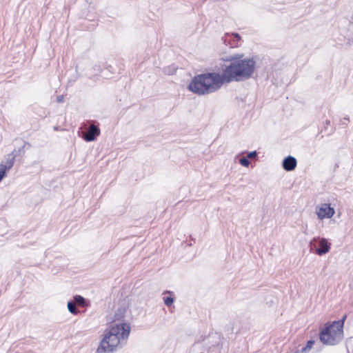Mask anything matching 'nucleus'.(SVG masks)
I'll use <instances>...</instances> for the list:
<instances>
[{
	"label": "nucleus",
	"instance_id": "obj_1",
	"mask_svg": "<svg viewBox=\"0 0 353 353\" xmlns=\"http://www.w3.org/2000/svg\"><path fill=\"white\" fill-rule=\"evenodd\" d=\"M225 61L230 62L221 74L225 83L249 79L255 70L256 61L254 58L245 57L243 54H232Z\"/></svg>",
	"mask_w": 353,
	"mask_h": 353
},
{
	"label": "nucleus",
	"instance_id": "obj_2",
	"mask_svg": "<svg viewBox=\"0 0 353 353\" xmlns=\"http://www.w3.org/2000/svg\"><path fill=\"white\" fill-rule=\"evenodd\" d=\"M224 80L221 74L206 72L195 75L190 81L188 89L197 95H207L219 90Z\"/></svg>",
	"mask_w": 353,
	"mask_h": 353
},
{
	"label": "nucleus",
	"instance_id": "obj_3",
	"mask_svg": "<svg viewBox=\"0 0 353 353\" xmlns=\"http://www.w3.org/2000/svg\"><path fill=\"white\" fill-rule=\"evenodd\" d=\"M130 333V326L126 323H117L105 330L103 338L97 348L98 353H110L116 350L123 340H126Z\"/></svg>",
	"mask_w": 353,
	"mask_h": 353
},
{
	"label": "nucleus",
	"instance_id": "obj_4",
	"mask_svg": "<svg viewBox=\"0 0 353 353\" xmlns=\"http://www.w3.org/2000/svg\"><path fill=\"white\" fill-rule=\"evenodd\" d=\"M347 315L332 323H326L319 332V339L325 345H336L343 338V327Z\"/></svg>",
	"mask_w": 353,
	"mask_h": 353
},
{
	"label": "nucleus",
	"instance_id": "obj_5",
	"mask_svg": "<svg viewBox=\"0 0 353 353\" xmlns=\"http://www.w3.org/2000/svg\"><path fill=\"white\" fill-rule=\"evenodd\" d=\"M223 343V338L220 333L212 332L204 340L205 351L206 353H221Z\"/></svg>",
	"mask_w": 353,
	"mask_h": 353
},
{
	"label": "nucleus",
	"instance_id": "obj_6",
	"mask_svg": "<svg viewBox=\"0 0 353 353\" xmlns=\"http://www.w3.org/2000/svg\"><path fill=\"white\" fill-rule=\"evenodd\" d=\"M311 250L319 256H322L330 252L331 243L325 238L314 237L310 242Z\"/></svg>",
	"mask_w": 353,
	"mask_h": 353
},
{
	"label": "nucleus",
	"instance_id": "obj_7",
	"mask_svg": "<svg viewBox=\"0 0 353 353\" xmlns=\"http://www.w3.org/2000/svg\"><path fill=\"white\" fill-rule=\"evenodd\" d=\"M89 126L86 129V131L82 132L79 136L86 142H92L97 140V137L101 134V130L99 128V123H97L96 121H89Z\"/></svg>",
	"mask_w": 353,
	"mask_h": 353
},
{
	"label": "nucleus",
	"instance_id": "obj_8",
	"mask_svg": "<svg viewBox=\"0 0 353 353\" xmlns=\"http://www.w3.org/2000/svg\"><path fill=\"white\" fill-rule=\"evenodd\" d=\"M223 43L231 48H237L240 46L241 37L237 32H225L221 38Z\"/></svg>",
	"mask_w": 353,
	"mask_h": 353
},
{
	"label": "nucleus",
	"instance_id": "obj_9",
	"mask_svg": "<svg viewBox=\"0 0 353 353\" xmlns=\"http://www.w3.org/2000/svg\"><path fill=\"white\" fill-rule=\"evenodd\" d=\"M335 210L330 204H323L317 210L316 214L319 219H330L334 216Z\"/></svg>",
	"mask_w": 353,
	"mask_h": 353
},
{
	"label": "nucleus",
	"instance_id": "obj_10",
	"mask_svg": "<svg viewBox=\"0 0 353 353\" xmlns=\"http://www.w3.org/2000/svg\"><path fill=\"white\" fill-rule=\"evenodd\" d=\"M297 165V160L294 157L288 155L282 161V167L284 170L291 172L295 170Z\"/></svg>",
	"mask_w": 353,
	"mask_h": 353
},
{
	"label": "nucleus",
	"instance_id": "obj_11",
	"mask_svg": "<svg viewBox=\"0 0 353 353\" xmlns=\"http://www.w3.org/2000/svg\"><path fill=\"white\" fill-rule=\"evenodd\" d=\"M343 33H341V36L343 38L339 37L338 39L341 42H343L346 44H350L353 42V35L349 34L345 30H341Z\"/></svg>",
	"mask_w": 353,
	"mask_h": 353
},
{
	"label": "nucleus",
	"instance_id": "obj_12",
	"mask_svg": "<svg viewBox=\"0 0 353 353\" xmlns=\"http://www.w3.org/2000/svg\"><path fill=\"white\" fill-rule=\"evenodd\" d=\"M14 161V157H13L10 161H8L7 165L0 164V174L3 172V179L6 176V172L12 167Z\"/></svg>",
	"mask_w": 353,
	"mask_h": 353
},
{
	"label": "nucleus",
	"instance_id": "obj_13",
	"mask_svg": "<svg viewBox=\"0 0 353 353\" xmlns=\"http://www.w3.org/2000/svg\"><path fill=\"white\" fill-rule=\"evenodd\" d=\"M72 301L74 302L76 305H79L81 307H87L88 302L87 300L81 295H75L73 296Z\"/></svg>",
	"mask_w": 353,
	"mask_h": 353
},
{
	"label": "nucleus",
	"instance_id": "obj_14",
	"mask_svg": "<svg viewBox=\"0 0 353 353\" xmlns=\"http://www.w3.org/2000/svg\"><path fill=\"white\" fill-rule=\"evenodd\" d=\"M163 294H170V296L163 297V302L166 306H168V307L171 306L174 302V298L172 296L173 292L171 291H169V290H165L163 292Z\"/></svg>",
	"mask_w": 353,
	"mask_h": 353
},
{
	"label": "nucleus",
	"instance_id": "obj_15",
	"mask_svg": "<svg viewBox=\"0 0 353 353\" xmlns=\"http://www.w3.org/2000/svg\"><path fill=\"white\" fill-rule=\"evenodd\" d=\"M67 307L70 313L73 315H77L79 312V310L77 309L76 304L72 300H70L68 302Z\"/></svg>",
	"mask_w": 353,
	"mask_h": 353
},
{
	"label": "nucleus",
	"instance_id": "obj_16",
	"mask_svg": "<svg viewBox=\"0 0 353 353\" xmlns=\"http://www.w3.org/2000/svg\"><path fill=\"white\" fill-rule=\"evenodd\" d=\"M314 343H315V341L313 340V339H310V340L307 341V343H306L305 346L301 348V350H300V352L301 353H307V352H308L311 350V348L312 347V346L314 344Z\"/></svg>",
	"mask_w": 353,
	"mask_h": 353
},
{
	"label": "nucleus",
	"instance_id": "obj_17",
	"mask_svg": "<svg viewBox=\"0 0 353 353\" xmlns=\"http://www.w3.org/2000/svg\"><path fill=\"white\" fill-rule=\"evenodd\" d=\"M176 69L177 68L175 65H172L165 67L163 69V72L166 74L172 75L176 72Z\"/></svg>",
	"mask_w": 353,
	"mask_h": 353
},
{
	"label": "nucleus",
	"instance_id": "obj_18",
	"mask_svg": "<svg viewBox=\"0 0 353 353\" xmlns=\"http://www.w3.org/2000/svg\"><path fill=\"white\" fill-rule=\"evenodd\" d=\"M239 163L243 167H248L250 165L249 158L248 157H242L239 159Z\"/></svg>",
	"mask_w": 353,
	"mask_h": 353
},
{
	"label": "nucleus",
	"instance_id": "obj_19",
	"mask_svg": "<svg viewBox=\"0 0 353 353\" xmlns=\"http://www.w3.org/2000/svg\"><path fill=\"white\" fill-rule=\"evenodd\" d=\"M125 310L122 308H119L117 312L115 313V316L117 320H119L121 318H123V314H124Z\"/></svg>",
	"mask_w": 353,
	"mask_h": 353
},
{
	"label": "nucleus",
	"instance_id": "obj_20",
	"mask_svg": "<svg viewBox=\"0 0 353 353\" xmlns=\"http://www.w3.org/2000/svg\"><path fill=\"white\" fill-rule=\"evenodd\" d=\"M350 121V118L348 116H345L342 120L340 121V124L343 126L347 125V122Z\"/></svg>",
	"mask_w": 353,
	"mask_h": 353
},
{
	"label": "nucleus",
	"instance_id": "obj_21",
	"mask_svg": "<svg viewBox=\"0 0 353 353\" xmlns=\"http://www.w3.org/2000/svg\"><path fill=\"white\" fill-rule=\"evenodd\" d=\"M256 155H257V152L256 150H254V151L250 152L247 157L248 158H252V157H256Z\"/></svg>",
	"mask_w": 353,
	"mask_h": 353
},
{
	"label": "nucleus",
	"instance_id": "obj_22",
	"mask_svg": "<svg viewBox=\"0 0 353 353\" xmlns=\"http://www.w3.org/2000/svg\"><path fill=\"white\" fill-rule=\"evenodd\" d=\"M63 95H59L57 97V102L58 103H62L63 101Z\"/></svg>",
	"mask_w": 353,
	"mask_h": 353
},
{
	"label": "nucleus",
	"instance_id": "obj_23",
	"mask_svg": "<svg viewBox=\"0 0 353 353\" xmlns=\"http://www.w3.org/2000/svg\"><path fill=\"white\" fill-rule=\"evenodd\" d=\"M30 144L28 142H25L24 143V145L23 146V148H26V147H30Z\"/></svg>",
	"mask_w": 353,
	"mask_h": 353
},
{
	"label": "nucleus",
	"instance_id": "obj_24",
	"mask_svg": "<svg viewBox=\"0 0 353 353\" xmlns=\"http://www.w3.org/2000/svg\"><path fill=\"white\" fill-rule=\"evenodd\" d=\"M30 144L28 142H25L24 143V145L23 146V148H26V147H30Z\"/></svg>",
	"mask_w": 353,
	"mask_h": 353
},
{
	"label": "nucleus",
	"instance_id": "obj_25",
	"mask_svg": "<svg viewBox=\"0 0 353 353\" xmlns=\"http://www.w3.org/2000/svg\"><path fill=\"white\" fill-rule=\"evenodd\" d=\"M330 124V120H326L325 121L326 126L325 127V130H326L327 126L329 125Z\"/></svg>",
	"mask_w": 353,
	"mask_h": 353
},
{
	"label": "nucleus",
	"instance_id": "obj_26",
	"mask_svg": "<svg viewBox=\"0 0 353 353\" xmlns=\"http://www.w3.org/2000/svg\"><path fill=\"white\" fill-rule=\"evenodd\" d=\"M348 30H353V24L349 23Z\"/></svg>",
	"mask_w": 353,
	"mask_h": 353
},
{
	"label": "nucleus",
	"instance_id": "obj_27",
	"mask_svg": "<svg viewBox=\"0 0 353 353\" xmlns=\"http://www.w3.org/2000/svg\"><path fill=\"white\" fill-rule=\"evenodd\" d=\"M347 353H350L348 348H347Z\"/></svg>",
	"mask_w": 353,
	"mask_h": 353
},
{
	"label": "nucleus",
	"instance_id": "obj_28",
	"mask_svg": "<svg viewBox=\"0 0 353 353\" xmlns=\"http://www.w3.org/2000/svg\"><path fill=\"white\" fill-rule=\"evenodd\" d=\"M295 353H296V352H295Z\"/></svg>",
	"mask_w": 353,
	"mask_h": 353
}]
</instances>
